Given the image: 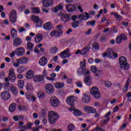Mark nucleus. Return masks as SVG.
Segmentation results:
<instances>
[{
  "instance_id": "obj_1",
  "label": "nucleus",
  "mask_w": 131,
  "mask_h": 131,
  "mask_svg": "<svg viewBox=\"0 0 131 131\" xmlns=\"http://www.w3.org/2000/svg\"><path fill=\"white\" fill-rule=\"evenodd\" d=\"M60 116L58 113L55 111H50L48 114V120L50 124H55L57 120L59 119Z\"/></svg>"
},
{
  "instance_id": "obj_2",
  "label": "nucleus",
  "mask_w": 131,
  "mask_h": 131,
  "mask_svg": "<svg viewBox=\"0 0 131 131\" xmlns=\"http://www.w3.org/2000/svg\"><path fill=\"white\" fill-rule=\"evenodd\" d=\"M119 62L121 68H123L124 70H128L129 69V64L127 63L126 58L124 56H121L119 59Z\"/></svg>"
},
{
  "instance_id": "obj_3",
  "label": "nucleus",
  "mask_w": 131,
  "mask_h": 131,
  "mask_svg": "<svg viewBox=\"0 0 131 131\" xmlns=\"http://www.w3.org/2000/svg\"><path fill=\"white\" fill-rule=\"evenodd\" d=\"M90 92L95 99H100L101 98V93H100V91H99V89L97 86L92 87Z\"/></svg>"
},
{
  "instance_id": "obj_4",
  "label": "nucleus",
  "mask_w": 131,
  "mask_h": 131,
  "mask_svg": "<svg viewBox=\"0 0 131 131\" xmlns=\"http://www.w3.org/2000/svg\"><path fill=\"white\" fill-rule=\"evenodd\" d=\"M67 102L69 105L71 106L69 110L70 111H73L74 110V103L75 102V99L74 96H69L66 99Z\"/></svg>"
},
{
  "instance_id": "obj_5",
  "label": "nucleus",
  "mask_w": 131,
  "mask_h": 131,
  "mask_svg": "<svg viewBox=\"0 0 131 131\" xmlns=\"http://www.w3.org/2000/svg\"><path fill=\"white\" fill-rule=\"evenodd\" d=\"M32 20L36 23V27L39 28L42 26V20L39 19V17L35 15H32Z\"/></svg>"
},
{
  "instance_id": "obj_6",
  "label": "nucleus",
  "mask_w": 131,
  "mask_h": 131,
  "mask_svg": "<svg viewBox=\"0 0 131 131\" xmlns=\"http://www.w3.org/2000/svg\"><path fill=\"white\" fill-rule=\"evenodd\" d=\"M9 19L11 23H16L17 22V11L15 10H12L9 15Z\"/></svg>"
},
{
  "instance_id": "obj_7",
  "label": "nucleus",
  "mask_w": 131,
  "mask_h": 131,
  "mask_svg": "<svg viewBox=\"0 0 131 131\" xmlns=\"http://www.w3.org/2000/svg\"><path fill=\"white\" fill-rule=\"evenodd\" d=\"M50 103L52 107H58V106L60 105V101H59V99L55 96L51 98Z\"/></svg>"
},
{
  "instance_id": "obj_8",
  "label": "nucleus",
  "mask_w": 131,
  "mask_h": 131,
  "mask_svg": "<svg viewBox=\"0 0 131 131\" xmlns=\"http://www.w3.org/2000/svg\"><path fill=\"white\" fill-rule=\"evenodd\" d=\"M0 96L3 101H8L11 99V94L7 91L2 92Z\"/></svg>"
},
{
  "instance_id": "obj_9",
  "label": "nucleus",
  "mask_w": 131,
  "mask_h": 131,
  "mask_svg": "<svg viewBox=\"0 0 131 131\" xmlns=\"http://www.w3.org/2000/svg\"><path fill=\"white\" fill-rule=\"evenodd\" d=\"M45 90L47 94L49 95H52L54 93V86L52 84H47L45 85Z\"/></svg>"
},
{
  "instance_id": "obj_10",
  "label": "nucleus",
  "mask_w": 131,
  "mask_h": 131,
  "mask_svg": "<svg viewBox=\"0 0 131 131\" xmlns=\"http://www.w3.org/2000/svg\"><path fill=\"white\" fill-rule=\"evenodd\" d=\"M106 52L108 58H117V53H115L112 48L107 49Z\"/></svg>"
},
{
  "instance_id": "obj_11",
  "label": "nucleus",
  "mask_w": 131,
  "mask_h": 131,
  "mask_svg": "<svg viewBox=\"0 0 131 131\" xmlns=\"http://www.w3.org/2000/svg\"><path fill=\"white\" fill-rule=\"evenodd\" d=\"M83 110L85 112H86V113H96V108L90 106H85L83 108Z\"/></svg>"
},
{
  "instance_id": "obj_12",
  "label": "nucleus",
  "mask_w": 131,
  "mask_h": 131,
  "mask_svg": "<svg viewBox=\"0 0 131 131\" xmlns=\"http://www.w3.org/2000/svg\"><path fill=\"white\" fill-rule=\"evenodd\" d=\"M15 52L16 56H23L25 54V49L23 47H20L16 49Z\"/></svg>"
},
{
  "instance_id": "obj_13",
  "label": "nucleus",
  "mask_w": 131,
  "mask_h": 131,
  "mask_svg": "<svg viewBox=\"0 0 131 131\" xmlns=\"http://www.w3.org/2000/svg\"><path fill=\"white\" fill-rule=\"evenodd\" d=\"M52 28H53V25L51 22L46 23L43 25V29H45V30H46L47 31H51V30H52Z\"/></svg>"
},
{
  "instance_id": "obj_14",
  "label": "nucleus",
  "mask_w": 131,
  "mask_h": 131,
  "mask_svg": "<svg viewBox=\"0 0 131 131\" xmlns=\"http://www.w3.org/2000/svg\"><path fill=\"white\" fill-rule=\"evenodd\" d=\"M62 34H62V31L57 30L52 31L50 33L51 36H55L56 37H59V36H61Z\"/></svg>"
},
{
  "instance_id": "obj_15",
  "label": "nucleus",
  "mask_w": 131,
  "mask_h": 131,
  "mask_svg": "<svg viewBox=\"0 0 131 131\" xmlns=\"http://www.w3.org/2000/svg\"><path fill=\"white\" fill-rule=\"evenodd\" d=\"M71 18V15L70 14H62L60 17L61 21H63L65 23L68 22L69 20H70Z\"/></svg>"
},
{
  "instance_id": "obj_16",
  "label": "nucleus",
  "mask_w": 131,
  "mask_h": 131,
  "mask_svg": "<svg viewBox=\"0 0 131 131\" xmlns=\"http://www.w3.org/2000/svg\"><path fill=\"white\" fill-rule=\"evenodd\" d=\"M90 14L88 12H84V14H81L79 15V18L84 21L88 20V19H90Z\"/></svg>"
},
{
  "instance_id": "obj_17",
  "label": "nucleus",
  "mask_w": 131,
  "mask_h": 131,
  "mask_svg": "<svg viewBox=\"0 0 131 131\" xmlns=\"http://www.w3.org/2000/svg\"><path fill=\"white\" fill-rule=\"evenodd\" d=\"M83 81L87 85H91L93 82L92 81V77L90 76H87L84 78Z\"/></svg>"
},
{
  "instance_id": "obj_18",
  "label": "nucleus",
  "mask_w": 131,
  "mask_h": 131,
  "mask_svg": "<svg viewBox=\"0 0 131 131\" xmlns=\"http://www.w3.org/2000/svg\"><path fill=\"white\" fill-rule=\"evenodd\" d=\"M48 63V59L46 57H41L39 60V63L41 66H46Z\"/></svg>"
},
{
  "instance_id": "obj_19",
  "label": "nucleus",
  "mask_w": 131,
  "mask_h": 131,
  "mask_svg": "<svg viewBox=\"0 0 131 131\" xmlns=\"http://www.w3.org/2000/svg\"><path fill=\"white\" fill-rule=\"evenodd\" d=\"M42 4L44 7H51V6H53L54 2L53 0H43L42 2Z\"/></svg>"
},
{
  "instance_id": "obj_20",
  "label": "nucleus",
  "mask_w": 131,
  "mask_h": 131,
  "mask_svg": "<svg viewBox=\"0 0 131 131\" xmlns=\"http://www.w3.org/2000/svg\"><path fill=\"white\" fill-rule=\"evenodd\" d=\"M22 43V39L20 38H15L13 40V45L14 47H19Z\"/></svg>"
},
{
  "instance_id": "obj_21",
  "label": "nucleus",
  "mask_w": 131,
  "mask_h": 131,
  "mask_svg": "<svg viewBox=\"0 0 131 131\" xmlns=\"http://www.w3.org/2000/svg\"><path fill=\"white\" fill-rule=\"evenodd\" d=\"M90 101H91V97H90L88 95L84 94L82 98V101L83 103H84V104H88L90 103Z\"/></svg>"
},
{
  "instance_id": "obj_22",
  "label": "nucleus",
  "mask_w": 131,
  "mask_h": 131,
  "mask_svg": "<svg viewBox=\"0 0 131 131\" xmlns=\"http://www.w3.org/2000/svg\"><path fill=\"white\" fill-rule=\"evenodd\" d=\"M62 9H63V4H60L55 8H52V11L54 12V13H58V12L62 10Z\"/></svg>"
},
{
  "instance_id": "obj_23",
  "label": "nucleus",
  "mask_w": 131,
  "mask_h": 131,
  "mask_svg": "<svg viewBox=\"0 0 131 131\" xmlns=\"http://www.w3.org/2000/svg\"><path fill=\"white\" fill-rule=\"evenodd\" d=\"M42 38H43V36L41 34H37L35 37V41L37 43H38V42H40V41H41Z\"/></svg>"
},
{
  "instance_id": "obj_24",
  "label": "nucleus",
  "mask_w": 131,
  "mask_h": 131,
  "mask_svg": "<svg viewBox=\"0 0 131 131\" xmlns=\"http://www.w3.org/2000/svg\"><path fill=\"white\" fill-rule=\"evenodd\" d=\"M16 62L17 63H20V64H27L28 62V58L27 57L19 58L16 60Z\"/></svg>"
},
{
  "instance_id": "obj_25",
  "label": "nucleus",
  "mask_w": 131,
  "mask_h": 131,
  "mask_svg": "<svg viewBox=\"0 0 131 131\" xmlns=\"http://www.w3.org/2000/svg\"><path fill=\"white\" fill-rule=\"evenodd\" d=\"M34 75V72H33V71L30 70L27 72L26 74V78L28 79H31V78H32Z\"/></svg>"
},
{
  "instance_id": "obj_26",
  "label": "nucleus",
  "mask_w": 131,
  "mask_h": 131,
  "mask_svg": "<svg viewBox=\"0 0 131 131\" xmlns=\"http://www.w3.org/2000/svg\"><path fill=\"white\" fill-rule=\"evenodd\" d=\"M66 9L68 12H74L76 8L74 5H68L66 6Z\"/></svg>"
},
{
  "instance_id": "obj_27",
  "label": "nucleus",
  "mask_w": 131,
  "mask_h": 131,
  "mask_svg": "<svg viewBox=\"0 0 131 131\" xmlns=\"http://www.w3.org/2000/svg\"><path fill=\"white\" fill-rule=\"evenodd\" d=\"M90 47H85L83 49L81 50V55H86V54L90 52Z\"/></svg>"
},
{
  "instance_id": "obj_28",
  "label": "nucleus",
  "mask_w": 131,
  "mask_h": 131,
  "mask_svg": "<svg viewBox=\"0 0 131 131\" xmlns=\"http://www.w3.org/2000/svg\"><path fill=\"white\" fill-rule=\"evenodd\" d=\"M17 107V105L15 103H11L9 107V110L10 112L13 113L16 110V108Z\"/></svg>"
},
{
  "instance_id": "obj_29",
  "label": "nucleus",
  "mask_w": 131,
  "mask_h": 131,
  "mask_svg": "<svg viewBox=\"0 0 131 131\" xmlns=\"http://www.w3.org/2000/svg\"><path fill=\"white\" fill-rule=\"evenodd\" d=\"M64 85L65 84L64 82H57L54 84V86L56 89H62V88H64Z\"/></svg>"
},
{
  "instance_id": "obj_30",
  "label": "nucleus",
  "mask_w": 131,
  "mask_h": 131,
  "mask_svg": "<svg viewBox=\"0 0 131 131\" xmlns=\"http://www.w3.org/2000/svg\"><path fill=\"white\" fill-rule=\"evenodd\" d=\"M11 33L12 38H15L17 36V31L14 28L11 29Z\"/></svg>"
},
{
  "instance_id": "obj_31",
  "label": "nucleus",
  "mask_w": 131,
  "mask_h": 131,
  "mask_svg": "<svg viewBox=\"0 0 131 131\" xmlns=\"http://www.w3.org/2000/svg\"><path fill=\"white\" fill-rule=\"evenodd\" d=\"M27 49L30 50V51H32V50H33V47H34V45L31 42H28L27 44Z\"/></svg>"
},
{
  "instance_id": "obj_32",
  "label": "nucleus",
  "mask_w": 131,
  "mask_h": 131,
  "mask_svg": "<svg viewBox=\"0 0 131 131\" xmlns=\"http://www.w3.org/2000/svg\"><path fill=\"white\" fill-rule=\"evenodd\" d=\"M11 91L12 93V94H13V95H18V89L15 87V86H13L11 88Z\"/></svg>"
},
{
  "instance_id": "obj_33",
  "label": "nucleus",
  "mask_w": 131,
  "mask_h": 131,
  "mask_svg": "<svg viewBox=\"0 0 131 131\" xmlns=\"http://www.w3.org/2000/svg\"><path fill=\"white\" fill-rule=\"evenodd\" d=\"M8 77L9 80H10L11 82H15V81L16 80V75H9L8 76Z\"/></svg>"
},
{
  "instance_id": "obj_34",
  "label": "nucleus",
  "mask_w": 131,
  "mask_h": 131,
  "mask_svg": "<svg viewBox=\"0 0 131 131\" xmlns=\"http://www.w3.org/2000/svg\"><path fill=\"white\" fill-rule=\"evenodd\" d=\"M73 114L75 115V116H80V115L82 114V113L78 110H75Z\"/></svg>"
},
{
  "instance_id": "obj_35",
  "label": "nucleus",
  "mask_w": 131,
  "mask_h": 131,
  "mask_svg": "<svg viewBox=\"0 0 131 131\" xmlns=\"http://www.w3.org/2000/svg\"><path fill=\"white\" fill-rule=\"evenodd\" d=\"M114 16L116 18V19L117 21H119L120 20H121V19H122V16H121V15L118 14V13L117 12L115 13Z\"/></svg>"
},
{
  "instance_id": "obj_36",
  "label": "nucleus",
  "mask_w": 131,
  "mask_h": 131,
  "mask_svg": "<svg viewBox=\"0 0 131 131\" xmlns=\"http://www.w3.org/2000/svg\"><path fill=\"white\" fill-rule=\"evenodd\" d=\"M50 52L52 53V54H56L57 52H58V48L57 47H53L51 48Z\"/></svg>"
},
{
  "instance_id": "obj_37",
  "label": "nucleus",
  "mask_w": 131,
  "mask_h": 131,
  "mask_svg": "<svg viewBox=\"0 0 131 131\" xmlns=\"http://www.w3.org/2000/svg\"><path fill=\"white\" fill-rule=\"evenodd\" d=\"M18 85L19 89H23L24 86V81L20 80L18 81Z\"/></svg>"
},
{
  "instance_id": "obj_38",
  "label": "nucleus",
  "mask_w": 131,
  "mask_h": 131,
  "mask_svg": "<svg viewBox=\"0 0 131 131\" xmlns=\"http://www.w3.org/2000/svg\"><path fill=\"white\" fill-rule=\"evenodd\" d=\"M75 127L73 124H70L68 126V130L69 131H73L74 129H75Z\"/></svg>"
},
{
  "instance_id": "obj_39",
  "label": "nucleus",
  "mask_w": 131,
  "mask_h": 131,
  "mask_svg": "<svg viewBox=\"0 0 131 131\" xmlns=\"http://www.w3.org/2000/svg\"><path fill=\"white\" fill-rule=\"evenodd\" d=\"M80 66L82 69V70H83V71H85V63H84V62L82 61L80 63Z\"/></svg>"
},
{
  "instance_id": "obj_40",
  "label": "nucleus",
  "mask_w": 131,
  "mask_h": 131,
  "mask_svg": "<svg viewBox=\"0 0 131 131\" xmlns=\"http://www.w3.org/2000/svg\"><path fill=\"white\" fill-rule=\"evenodd\" d=\"M79 25L78 21H73L72 23V26H73V28H77V27H78Z\"/></svg>"
},
{
  "instance_id": "obj_41",
  "label": "nucleus",
  "mask_w": 131,
  "mask_h": 131,
  "mask_svg": "<svg viewBox=\"0 0 131 131\" xmlns=\"http://www.w3.org/2000/svg\"><path fill=\"white\" fill-rule=\"evenodd\" d=\"M86 24L88 26H90V25L91 26H95V25H96V20L89 21Z\"/></svg>"
},
{
  "instance_id": "obj_42",
  "label": "nucleus",
  "mask_w": 131,
  "mask_h": 131,
  "mask_svg": "<svg viewBox=\"0 0 131 131\" xmlns=\"http://www.w3.org/2000/svg\"><path fill=\"white\" fill-rule=\"evenodd\" d=\"M47 115V112H46V110H42L41 112L39 113V116H41L42 117H45Z\"/></svg>"
},
{
  "instance_id": "obj_43",
  "label": "nucleus",
  "mask_w": 131,
  "mask_h": 131,
  "mask_svg": "<svg viewBox=\"0 0 131 131\" xmlns=\"http://www.w3.org/2000/svg\"><path fill=\"white\" fill-rule=\"evenodd\" d=\"M32 11L33 12V13H36V14H39V13H40V11H39V9L37 8H33L32 9Z\"/></svg>"
},
{
  "instance_id": "obj_44",
  "label": "nucleus",
  "mask_w": 131,
  "mask_h": 131,
  "mask_svg": "<svg viewBox=\"0 0 131 131\" xmlns=\"http://www.w3.org/2000/svg\"><path fill=\"white\" fill-rule=\"evenodd\" d=\"M121 41H122V39H121V36H118L117 37L116 39V42L118 44L121 43Z\"/></svg>"
},
{
  "instance_id": "obj_45",
  "label": "nucleus",
  "mask_w": 131,
  "mask_h": 131,
  "mask_svg": "<svg viewBox=\"0 0 131 131\" xmlns=\"http://www.w3.org/2000/svg\"><path fill=\"white\" fill-rule=\"evenodd\" d=\"M17 71L18 73H23V72H24V68L22 67H19Z\"/></svg>"
},
{
  "instance_id": "obj_46",
  "label": "nucleus",
  "mask_w": 131,
  "mask_h": 131,
  "mask_svg": "<svg viewBox=\"0 0 131 131\" xmlns=\"http://www.w3.org/2000/svg\"><path fill=\"white\" fill-rule=\"evenodd\" d=\"M14 75H15V71L14 70V69H13V68L10 69L8 76Z\"/></svg>"
},
{
  "instance_id": "obj_47",
  "label": "nucleus",
  "mask_w": 131,
  "mask_h": 131,
  "mask_svg": "<svg viewBox=\"0 0 131 131\" xmlns=\"http://www.w3.org/2000/svg\"><path fill=\"white\" fill-rule=\"evenodd\" d=\"M56 28L58 31H61V34H63V30H62V29L63 28V26H62V25H58L56 27Z\"/></svg>"
},
{
  "instance_id": "obj_48",
  "label": "nucleus",
  "mask_w": 131,
  "mask_h": 131,
  "mask_svg": "<svg viewBox=\"0 0 131 131\" xmlns=\"http://www.w3.org/2000/svg\"><path fill=\"white\" fill-rule=\"evenodd\" d=\"M93 47L95 49V50H99V48H100V46H99V44H98L97 42H94L93 44Z\"/></svg>"
},
{
  "instance_id": "obj_49",
  "label": "nucleus",
  "mask_w": 131,
  "mask_h": 131,
  "mask_svg": "<svg viewBox=\"0 0 131 131\" xmlns=\"http://www.w3.org/2000/svg\"><path fill=\"white\" fill-rule=\"evenodd\" d=\"M91 70L92 72H93V73L98 72V70H97V68H96V67L94 66H91Z\"/></svg>"
},
{
  "instance_id": "obj_50",
  "label": "nucleus",
  "mask_w": 131,
  "mask_h": 131,
  "mask_svg": "<svg viewBox=\"0 0 131 131\" xmlns=\"http://www.w3.org/2000/svg\"><path fill=\"white\" fill-rule=\"evenodd\" d=\"M105 85L106 88H110L112 85V83L109 81H105Z\"/></svg>"
},
{
  "instance_id": "obj_51",
  "label": "nucleus",
  "mask_w": 131,
  "mask_h": 131,
  "mask_svg": "<svg viewBox=\"0 0 131 131\" xmlns=\"http://www.w3.org/2000/svg\"><path fill=\"white\" fill-rule=\"evenodd\" d=\"M121 38L123 39V40H127V37H126V35L124 34H121Z\"/></svg>"
},
{
  "instance_id": "obj_52",
  "label": "nucleus",
  "mask_w": 131,
  "mask_h": 131,
  "mask_svg": "<svg viewBox=\"0 0 131 131\" xmlns=\"http://www.w3.org/2000/svg\"><path fill=\"white\" fill-rule=\"evenodd\" d=\"M27 91H31L32 90V85L31 84H28L26 87Z\"/></svg>"
},
{
  "instance_id": "obj_53",
  "label": "nucleus",
  "mask_w": 131,
  "mask_h": 131,
  "mask_svg": "<svg viewBox=\"0 0 131 131\" xmlns=\"http://www.w3.org/2000/svg\"><path fill=\"white\" fill-rule=\"evenodd\" d=\"M38 97L40 98H45V94L40 92L38 93Z\"/></svg>"
},
{
  "instance_id": "obj_54",
  "label": "nucleus",
  "mask_w": 131,
  "mask_h": 131,
  "mask_svg": "<svg viewBox=\"0 0 131 131\" xmlns=\"http://www.w3.org/2000/svg\"><path fill=\"white\" fill-rule=\"evenodd\" d=\"M64 54L67 55V54L70 53V49L68 48L66 50L62 52Z\"/></svg>"
},
{
  "instance_id": "obj_55",
  "label": "nucleus",
  "mask_w": 131,
  "mask_h": 131,
  "mask_svg": "<svg viewBox=\"0 0 131 131\" xmlns=\"http://www.w3.org/2000/svg\"><path fill=\"white\" fill-rule=\"evenodd\" d=\"M110 119V118H107L106 120H102V123H103L104 124H106L108 121H109Z\"/></svg>"
},
{
  "instance_id": "obj_56",
  "label": "nucleus",
  "mask_w": 131,
  "mask_h": 131,
  "mask_svg": "<svg viewBox=\"0 0 131 131\" xmlns=\"http://www.w3.org/2000/svg\"><path fill=\"white\" fill-rule=\"evenodd\" d=\"M76 84L78 88H81L82 86V83L80 82H76Z\"/></svg>"
},
{
  "instance_id": "obj_57",
  "label": "nucleus",
  "mask_w": 131,
  "mask_h": 131,
  "mask_svg": "<svg viewBox=\"0 0 131 131\" xmlns=\"http://www.w3.org/2000/svg\"><path fill=\"white\" fill-rule=\"evenodd\" d=\"M117 29L116 28H115V27H113L111 29V32H117Z\"/></svg>"
},
{
  "instance_id": "obj_58",
  "label": "nucleus",
  "mask_w": 131,
  "mask_h": 131,
  "mask_svg": "<svg viewBox=\"0 0 131 131\" xmlns=\"http://www.w3.org/2000/svg\"><path fill=\"white\" fill-rule=\"evenodd\" d=\"M92 33V29H89L88 31L85 32V35H90Z\"/></svg>"
},
{
  "instance_id": "obj_59",
  "label": "nucleus",
  "mask_w": 131,
  "mask_h": 131,
  "mask_svg": "<svg viewBox=\"0 0 131 131\" xmlns=\"http://www.w3.org/2000/svg\"><path fill=\"white\" fill-rule=\"evenodd\" d=\"M85 71V74H84L85 76H86V75H87V76H90V74L91 73V72L90 71V70H85V71Z\"/></svg>"
},
{
  "instance_id": "obj_60",
  "label": "nucleus",
  "mask_w": 131,
  "mask_h": 131,
  "mask_svg": "<svg viewBox=\"0 0 131 131\" xmlns=\"http://www.w3.org/2000/svg\"><path fill=\"white\" fill-rule=\"evenodd\" d=\"M33 125L32 123H29L27 124V129L31 128V126Z\"/></svg>"
},
{
  "instance_id": "obj_61",
  "label": "nucleus",
  "mask_w": 131,
  "mask_h": 131,
  "mask_svg": "<svg viewBox=\"0 0 131 131\" xmlns=\"http://www.w3.org/2000/svg\"><path fill=\"white\" fill-rule=\"evenodd\" d=\"M39 76L35 75L33 77V79L34 81H39Z\"/></svg>"
},
{
  "instance_id": "obj_62",
  "label": "nucleus",
  "mask_w": 131,
  "mask_h": 131,
  "mask_svg": "<svg viewBox=\"0 0 131 131\" xmlns=\"http://www.w3.org/2000/svg\"><path fill=\"white\" fill-rule=\"evenodd\" d=\"M26 98L27 99H28V100H32V98H33V95H27L26 96Z\"/></svg>"
},
{
  "instance_id": "obj_63",
  "label": "nucleus",
  "mask_w": 131,
  "mask_h": 131,
  "mask_svg": "<svg viewBox=\"0 0 131 131\" xmlns=\"http://www.w3.org/2000/svg\"><path fill=\"white\" fill-rule=\"evenodd\" d=\"M66 54H64L63 52L60 53V56L62 59H65L66 58Z\"/></svg>"
},
{
  "instance_id": "obj_64",
  "label": "nucleus",
  "mask_w": 131,
  "mask_h": 131,
  "mask_svg": "<svg viewBox=\"0 0 131 131\" xmlns=\"http://www.w3.org/2000/svg\"><path fill=\"white\" fill-rule=\"evenodd\" d=\"M77 74L79 76L82 75V71H81V69H78L77 71Z\"/></svg>"
}]
</instances>
